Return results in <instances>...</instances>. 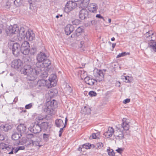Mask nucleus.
I'll return each mask as SVG.
<instances>
[{
    "instance_id": "0eeeda50",
    "label": "nucleus",
    "mask_w": 156,
    "mask_h": 156,
    "mask_svg": "<svg viewBox=\"0 0 156 156\" xmlns=\"http://www.w3.org/2000/svg\"><path fill=\"white\" fill-rule=\"evenodd\" d=\"M20 51L24 55H27L29 53L30 47L27 41H24L21 44Z\"/></svg>"
},
{
    "instance_id": "a878e982",
    "label": "nucleus",
    "mask_w": 156,
    "mask_h": 156,
    "mask_svg": "<svg viewBox=\"0 0 156 156\" xmlns=\"http://www.w3.org/2000/svg\"><path fill=\"white\" fill-rule=\"evenodd\" d=\"M28 2L30 5V9L33 10L36 8L37 2L35 0H28Z\"/></svg>"
},
{
    "instance_id": "ea45409f",
    "label": "nucleus",
    "mask_w": 156,
    "mask_h": 156,
    "mask_svg": "<svg viewBox=\"0 0 156 156\" xmlns=\"http://www.w3.org/2000/svg\"><path fill=\"white\" fill-rule=\"evenodd\" d=\"M91 145L89 143H87L82 145V147L86 149H89L90 148Z\"/></svg>"
},
{
    "instance_id": "0e129e2a",
    "label": "nucleus",
    "mask_w": 156,
    "mask_h": 156,
    "mask_svg": "<svg viewBox=\"0 0 156 156\" xmlns=\"http://www.w3.org/2000/svg\"><path fill=\"white\" fill-rule=\"evenodd\" d=\"M4 140V137L1 134V133H0V140Z\"/></svg>"
},
{
    "instance_id": "6e6d98bb",
    "label": "nucleus",
    "mask_w": 156,
    "mask_h": 156,
    "mask_svg": "<svg viewBox=\"0 0 156 156\" xmlns=\"http://www.w3.org/2000/svg\"><path fill=\"white\" fill-rule=\"evenodd\" d=\"M43 118L41 116H38L36 118V122H38V121L41 120H43Z\"/></svg>"
},
{
    "instance_id": "8fccbe9b",
    "label": "nucleus",
    "mask_w": 156,
    "mask_h": 156,
    "mask_svg": "<svg viewBox=\"0 0 156 156\" xmlns=\"http://www.w3.org/2000/svg\"><path fill=\"white\" fill-rule=\"evenodd\" d=\"M89 94L91 97L95 96L97 95V94L95 91H90L89 92Z\"/></svg>"
},
{
    "instance_id": "4c0bfd02",
    "label": "nucleus",
    "mask_w": 156,
    "mask_h": 156,
    "mask_svg": "<svg viewBox=\"0 0 156 156\" xmlns=\"http://www.w3.org/2000/svg\"><path fill=\"white\" fill-rule=\"evenodd\" d=\"M50 135L46 133L43 134V140L45 141H48L49 140V138Z\"/></svg>"
},
{
    "instance_id": "864d4df0",
    "label": "nucleus",
    "mask_w": 156,
    "mask_h": 156,
    "mask_svg": "<svg viewBox=\"0 0 156 156\" xmlns=\"http://www.w3.org/2000/svg\"><path fill=\"white\" fill-rule=\"evenodd\" d=\"M63 128H61L60 129L59 132V136L61 137L62 135V134L63 132Z\"/></svg>"
},
{
    "instance_id": "5fc2aeb1",
    "label": "nucleus",
    "mask_w": 156,
    "mask_h": 156,
    "mask_svg": "<svg viewBox=\"0 0 156 156\" xmlns=\"http://www.w3.org/2000/svg\"><path fill=\"white\" fill-rule=\"evenodd\" d=\"M96 17H97V18H100V19H102L104 21H105V20L104 19V18L102 16L101 14H97L96 16Z\"/></svg>"
},
{
    "instance_id": "e2e57ef3",
    "label": "nucleus",
    "mask_w": 156,
    "mask_h": 156,
    "mask_svg": "<svg viewBox=\"0 0 156 156\" xmlns=\"http://www.w3.org/2000/svg\"><path fill=\"white\" fill-rule=\"evenodd\" d=\"M84 44V41H82L80 42V44L79 45V47L80 48H82L83 46V45Z\"/></svg>"
},
{
    "instance_id": "79ce46f5",
    "label": "nucleus",
    "mask_w": 156,
    "mask_h": 156,
    "mask_svg": "<svg viewBox=\"0 0 156 156\" xmlns=\"http://www.w3.org/2000/svg\"><path fill=\"white\" fill-rule=\"evenodd\" d=\"M19 151L17 147L16 148H12V150L9 152V154H12L13 153V152H14L15 153H16L18 151Z\"/></svg>"
},
{
    "instance_id": "49530a36",
    "label": "nucleus",
    "mask_w": 156,
    "mask_h": 156,
    "mask_svg": "<svg viewBox=\"0 0 156 156\" xmlns=\"http://www.w3.org/2000/svg\"><path fill=\"white\" fill-rule=\"evenodd\" d=\"M103 146V144L101 142H99L97 143L96 147L98 149H100Z\"/></svg>"
},
{
    "instance_id": "7ed1b4c3",
    "label": "nucleus",
    "mask_w": 156,
    "mask_h": 156,
    "mask_svg": "<svg viewBox=\"0 0 156 156\" xmlns=\"http://www.w3.org/2000/svg\"><path fill=\"white\" fill-rule=\"evenodd\" d=\"M56 105V101L54 100L47 101L43 107L44 112L51 115L54 114V109Z\"/></svg>"
},
{
    "instance_id": "4be33fe9",
    "label": "nucleus",
    "mask_w": 156,
    "mask_h": 156,
    "mask_svg": "<svg viewBox=\"0 0 156 156\" xmlns=\"http://www.w3.org/2000/svg\"><path fill=\"white\" fill-rule=\"evenodd\" d=\"M56 76L55 74L51 75L49 78V80L50 82V85L53 87L55 86L56 85Z\"/></svg>"
},
{
    "instance_id": "a19ab883",
    "label": "nucleus",
    "mask_w": 156,
    "mask_h": 156,
    "mask_svg": "<svg viewBox=\"0 0 156 156\" xmlns=\"http://www.w3.org/2000/svg\"><path fill=\"white\" fill-rule=\"evenodd\" d=\"M14 4L16 7H17L20 5L21 4L20 0H15L14 2Z\"/></svg>"
},
{
    "instance_id": "b1692460",
    "label": "nucleus",
    "mask_w": 156,
    "mask_h": 156,
    "mask_svg": "<svg viewBox=\"0 0 156 156\" xmlns=\"http://www.w3.org/2000/svg\"><path fill=\"white\" fill-rule=\"evenodd\" d=\"M89 2L90 0H80L78 4H80L81 7H85L88 6Z\"/></svg>"
},
{
    "instance_id": "aec40b11",
    "label": "nucleus",
    "mask_w": 156,
    "mask_h": 156,
    "mask_svg": "<svg viewBox=\"0 0 156 156\" xmlns=\"http://www.w3.org/2000/svg\"><path fill=\"white\" fill-rule=\"evenodd\" d=\"M148 41V47L151 48V51L156 52V42L152 39Z\"/></svg>"
},
{
    "instance_id": "c756f323",
    "label": "nucleus",
    "mask_w": 156,
    "mask_h": 156,
    "mask_svg": "<svg viewBox=\"0 0 156 156\" xmlns=\"http://www.w3.org/2000/svg\"><path fill=\"white\" fill-rule=\"evenodd\" d=\"M25 30L24 28L23 27H21L20 30H19L18 33L19 35L20 36L21 38L25 36Z\"/></svg>"
},
{
    "instance_id": "4d7b16f0",
    "label": "nucleus",
    "mask_w": 156,
    "mask_h": 156,
    "mask_svg": "<svg viewBox=\"0 0 156 156\" xmlns=\"http://www.w3.org/2000/svg\"><path fill=\"white\" fill-rule=\"evenodd\" d=\"M12 148H13L10 145H7V146L5 149L7 150L8 151H10V150H12Z\"/></svg>"
},
{
    "instance_id": "69168bd1",
    "label": "nucleus",
    "mask_w": 156,
    "mask_h": 156,
    "mask_svg": "<svg viewBox=\"0 0 156 156\" xmlns=\"http://www.w3.org/2000/svg\"><path fill=\"white\" fill-rule=\"evenodd\" d=\"M83 148L82 147V145H80L79 147L78 148L77 150L79 151H82V148Z\"/></svg>"
},
{
    "instance_id": "c9c22d12",
    "label": "nucleus",
    "mask_w": 156,
    "mask_h": 156,
    "mask_svg": "<svg viewBox=\"0 0 156 156\" xmlns=\"http://www.w3.org/2000/svg\"><path fill=\"white\" fill-rule=\"evenodd\" d=\"M79 73L80 74V76L81 78L83 79H84V78L86 77V76L87 75V73L84 70H81L79 72Z\"/></svg>"
},
{
    "instance_id": "dca6fc26",
    "label": "nucleus",
    "mask_w": 156,
    "mask_h": 156,
    "mask_svg": "<svg viewBox=\"0 0 156 156\" xmlns=\"http://www.w3.org/2000/svg\"><path fill=\"white\" fill-rule=\"evenodd\" d=\"M35 35L32 31H27L26 33L25 37L27 40L31 41L35 38Z\"/></svg>"
},
{
    "instance_id": "f03ea898",
    "label": "nucleus",
    "mask_w": 156,
    "mask_h": 156,
    "mask_svg": "<svg viewBox=\"0 0 156 156\" xmlns=\"http://www.w3.org/2000/svg\"><path fill=\"white\" fill-rule=\"evenodd\" d=\"M122 122L121 125L116 126L117 130L114 135L116 138L119 140H122L124 138L123 131L128 130L129 127V122L127 121L126 119L123 118Z\"/></svg>"
},
{
    "instance_id": "de8ad7c7",
    "label": "nucleus",
    "mask_w": 156,
    "mask_h": 156,
    "mask_svg": "<svg viewBox=\"0 0 156 156\" xmlns=\"http://www.w3.org/2000/svg\"><path fill=\"white\" fill-rule=\"evenodd\" d=\"M36 51V49L35 48H32L31 49H30L29 52L31 55H34Z\"/></svg>"
},
{
    "instance_id": "e433bc0d",
    "label": "nucleus",
    "mask_w": 156,
    "mask_h": 156,
    "mask_svg": "<svg viewBox=\"0 0 156 156\" xmlns=\"http://www.w3.org/2000/svg\"><path fill=\"white\" fill-rule=\"evenodd\" d=\"M122 78L126 83H130L131 81V78L129 76H123Z\"/></svg>"
},
{
    "instance_id": "09e8293b",
    "label": "nucleus",
    "mask_w": 156,
    "mask_h": 156,
    "mask_svg": "<svg viewBox=\"0 0 156 156\" xmlns=\"http://www.w3.org/2000/svg\"><path fill=\"white\" fill-rule=\"evenodd\" d=\"M98 138V137L96 135V134L95 133L92 134L90 136V139H97Z\"/></svg>"
},
{
    "instance_id": "c03bdc74",
    "label": "nucleus",
    "mask_w": 156,
    "mask_h": 156,
    "mask_svg": "<svg viewBox=\"0 0 156 156\" xmlns=\"http://www.w3.org/2000/svg\"><path fill=\"white\" fill-rule=\"evenodd\" d=\"M33 147L39 146L41 147V145H40V142L38 141H34L33 140V144H32Z\"/></svg>"
},
{
    "instance_id": "a211bd4d",
    "label": "nucleus",
    "mask_w": 156,
    "mask_h": 156,
    "mask_svg": "<svg viewBox=\"0 0 156 156\" xmlns=\"http://www.w3.org/2000/svg\"><path fill=\"white\" fill-rule=\"evenodd\" d=\"M19 28L17 25H14L9 27V32L10 33L17 34L18 33Z\"/></svg>"
},
{
    "instance_id": "7c9ffc66",
    "label": "nucleus",
    "mask_w": 156,
    "mask_h": 156,
    "mask_svg": "<svg viewBox=\"0 0 156 156\" xmlns=\"http://www.w3.org/2000/svg\"><path fill=\"white\" fill-rule=\"evenodd\" d=\"M21 136H20V133L19 134L17 133H14L12 135V138L14 140H18Z\"/></svg>"
},
{
    "instance_id": "9b49d317",
    "label": "nucleus",
    "mask_w": 156,
    "mask_h": 156,
    "mask_svg": "<svg viewBox=\"0 0 156 156\" xmlns=\"http://www.w3.org/2000/svg\"><path fill=\"white\" fill-rule=\"evenodd\" d=\"M88 10L85 9H82L79 13V17L81 20H84L88 17Z\"/></svg>"
},
{
    "instance_id": "ddd939ff",
    "label": "nucleus",
    "mask_w": 156,
    "mask_h": 156,
    "mask_svg": "<svg viewBox=\"0 0 156 156\" xmlns=\"http://www.w3.org/2000/svg\"><path fill=\"white\" fill-rule=\"evenodd\" d=\"M154 32L152 30H149L144 35V37L146 41H149L152 39Z\"/></svg>"
},
{
    "instance_id": "20e7f679",
    "label": "nucleus",
    "mask_w": 156,
    "mask_h": 156,
    "mask_svg": "<svg viewBox=\"0 0 156 156\" xmlns=\"http://www.w3.org/2000/svg\"><path fill=\"white\" fill-rule=\"evenodd\" d=\"M105 73V70L96 69L94 70L93 74L96 80V81L99 82L104 80Z\"/></svg>"
},
{
    "instance_id": "72a5a7b5",
    "label": "nucleus",
    "mask_w": 156,
    "mask_h": 156,
    "mask_svg": "<svg viewBox=\"0 0 156 156\" xmlns=\"http://www.w3.org/2000/svg\"><path fill=\"white\" fill-rule=\"evenodd\" d=\"M33 140L30 139L27 140L25 144V146L28 147H33Z\"/></svg>"
},
{
    "instance_id": "423d86ee",
    "label": "nucleus",
    "mask_w": 156,
    "mask_h": 156,
    "mask_svg": "<svg viewBox=\"0 0 156 156\" xmlns=\"http://www.w3.org/2000/svg\"><path fill=\"white\" fill-rule=\"evenodd\" d=\"M10 48H11L12 53L13 55H17L20 51V46L17 43L11 42L10 44Z\"/></svg>"
},
{
    "instance_id": "f257e3e1",
    "label": "nucleus",
    "mask_w": 156,
    "mask_h": 156,
    "mask_svg": "<svg viewBox=\"0 0 156 156\" xmlns=\"http://www.w3.org/2000/svg\"><path fill=\"white\" fill-rule=\"evenodd\" d=\"M24 63L25 65L22 69L23 73L30 77L32 76L33 78L31 80H35L37 78V75L40 74V69L37 70L36 68L33 69L32 68L33 63L30 58H25Z\"/></svg>"
},
{
    "instance_id": "f704fd0d",
    "label": "nucleus",
    "mask_w": 156,
    "mask_h": 156,
    "mask_svg": "<svg viewBox=\"0 0 156 156\" xmlns=\"http://www.w3.org/2000/svg\"><path fill=\"white\" fill-rule=\"evenodd\" d=\"M79 73L80 74V76L81 78L83 79H84V78L86 77V76L87 75V73L84 70H81L79 72Z\"/></svg>"
},
{
    "instance_id": "a18cd8bd",
    "label": "nucleus",
    "mask_w": 156,
    "mask_h": 156,
    "mask_svg": "<svg viewBox=\"0 0 156 156\" xmlns=\"http://www.w3.org/2000/svg\"><path fill=\"white\" fill-rule=\"evenodd\" d=\"M72 22L73 24L72 25H77L80 23V21L78 20H75L72 21Z\"/></svg>"
},
{
    "instance_id": "f3484780",
    "label": "nucleus",
    "mask_w": 156,
    "mask_h": 156,
    "mask_svg": "<svg viewBox=\"0 0 156 156\" xmlns=\"http://www.w3.org/2000/svg\"><path fill=\"white\" fill-rule=\"evenodd\" d=\"M85 82L90 85H93L95 82H98L96 81V80L93 78H91L88 76H86L84 79Z\"/></svg>"
},
{
    "instance_id": "bf43d9fd",
    "label": "nucleus",
    "mask_w": 156,
    "mask_h": 156,
    "mask_svg": "<svg viewBox=\"0 0 156 156\" xmlns=\"http://www.w3.org/2000/svg\"><path fill=\"white\" fill-rule=\"evenodd\" d=\"M130 101V100L129 99L127 98L124 100L123 101V103L124 104H126L129 103Z\"/></svg>"
},
{
    "instance_id": "13d9d810",
    "label": "nucleus",
    "mask_w": 156,
    "mask_h": 156,
    "mask_svg": "<svg viewBox=\"0 0 156 156\" xmlns=\"http://www.w3.org/2000/svg\"><path fill=\"white\" fill-rule=\"evenodd\" d=\"M34 135L32 134H30L27 135V137L28 138H32L34 137Z\"/></svg>"
},
{
    "instance_id": "9d476101",
    "label": "nucleus",
    "mask_w": 156,
    "mask_h": 156,
    "mask_svg": "<svg viewBox=\"0 0 156 156\" xmlns=\"http://www.w3.org/2000/svg\"><path fill=\"white\" fill-rule=\"evenodd\" d=\"M43 69L45 72L48 71L51 68V61L49 59L46 58L42 62Z\"/></svg>"
},
{
    "instance_id": "473e14b6",
    "label": "nucleus",
    "mask_w": 156,
    "mask_h": 156,
    "mask_svg": "<svg viewBox=\"0 0 156 156\" xmlns=\"http://www.w3.org/2000/svg\"><path fill=\"white\" fill-rule=\"evenodd\" d=\"M55 123L56 126L58 127H60L63 124V121L61 119L56 120Z\"/></svg>"
},
{
    "instance_id": "6ab92c4d",
    "label": "nucleus",
    "mask_w": 156,
    "mask_h": 156,
    "mask_svg": "<svg viewBox=\"0 0 156 156\" xmlns=\"http://www.w3.org/2000/svg\"><path fill=\"white\" fill-rule=\"evenodd\" d=\"M83 27H78L76 30L75 33L71 35V37H77L80 35V33H82L83 30Z\"/></svg>"
},
{
    "instance_id": "412c9836",
    "label": "nucleus",
    "mask_w": 156,
    "mask_h": 156,
    "mask_svg": "<svg viewBox=\"0 0 156 156\" xmlns=\"http://www.w3.org/2000/svg\"><path fill=\"white\" fill-rule=\"evenodd\" d=\"M46 58H47V57L45 54L42 52L39 53L37 57V61L42 62Z\"/></svg>"
},
{
    "instance_id": "680f3d73",
    "label": "nucleus",
    "mask_w": 156,
    "mask_h": 156,
    "mask_svg": "<svg viewBox=\"0 0 156 156\" xmlns=\"http://www.w3.org/2000/svg\"><path fill=\"white\" fill-rule=\"evenodd\" d=\"M117 152L119 153H121L122 151V149L121 148H118V149L116 150Z\"/></svg>"
},
{
    "instance_id": "052dcab7",
    "label": "nucleus",
    "mask_w": 156,
    "mask_h": 156,
    "mask_svg": "<svg viewBox=\"0 0 156 156\" xmlns=\"http://www.w3.org/2000/svg\"><path fill=\"white\" fill-rule=\"evenodd\" d=\"M17 147L19 151L20 150H24L25 149V147L24 146H20Z\"/></svg>"
},
{
    "instance_id": "338daca9",
    "label": "nucleus",
    "mask_w": 156,
    "mask_h": 156,
    "mask_svg": "<svg viewBox=\"0 0 156 156\" xmlns=\"http://www.w3.org/2000/svg\"><path fill=\"white\" fill-rule=\"evenodd\" d=\"M7 7L6 8H9L10 7V4L9 2H7L6 3V5Z\"/></svg>"
},
{
    "instance_id": "39448f33",
    "label": "nucleus",
    "mask_w": 156,
    "mask_h": 156,
    "mask_svg": "<svg viewBox=\"0 0 156 156\" xmlns=\"http://www.w3.org/2000/svg\"><path fill=\"white\" fill-rule=\"evenodd\" d=\"M77 3L73 1H69L66 3L64 8V11L69 13L75 9L77 6Z\"/></svg>"
},
{
    "instance_id": "37998d69",
    "label": "nucleus",
    "mask_w": 156,
    "mask_h": 156,
    "mask_svg": "<svg viewBox=\"0 0 156 156\" xmlns=\"http://www.w3.org/2000/svg\"><path fill=\"white\" fill-rule=\"evenodd\" d=\"M7 145L4 143H1L0 144V148L1 149L3 150L5 149L7 146Z\"/></svg>"
},
{
    "instance_id": "bb28decb",
    "label": "nucleus",
    "mask_w": 156,
    "mask_h": 156,
    "mask_svg": "<svg viewBox=\"0 0 156 156\" xmlns=\"http://www.w3.org/2000/svg\"><path fill=\"white\" fill-rule=\"evenodd\" d=\"M35 65L37 67V68H36L37 70H38L39 69H40V72L42 70H43V63L42 62L37 61V62L36 63Z\"/></svg>"
},
{
    "instance_id": "1a4fd4ad",
    "label": "nucleus",
    "mask_w": 156,
    "mask_h": 156,
    "mask_svg": "<svg viewBox=\"0 0 156 156\" xmlns=\"http://www.w3.org/2000/svg\"><path fill=\"white\" fill-rule=\"evenodd\" d=\"M23 66V63L20 59L14 60L12 62L11 67L15 69H21Z\"/></svg>"
},
{
    "instance_id": "f8f14e48",
    "label": "nucleus",
    "mask_w": 156,
    "mask_h": 156,
    "mask_svg": "<svg viewBox=\"0 0 156 156\" xmlns=\"http://www.w3.org/2000/svg\"><path fill=\"white\" fill-rule=\"evenodd\" d=\"M17 129L20 133V136L22 134H25L26 132L27 127L25 124H20L17 127Z\"/></svg>"
},
{
    "instance_id": "2eb2a0df",
    "label": "nucleus",
    "mask_w": 156,
    "mask_h": 156,
    "mask_svg": "<svg viewBox=\"0 0 156 156\" xmlns=\"http://www.w3.org/2000/svg\"><path fill=\"white\" fill-rule=\"evenodd\" d=\"M74 30L73 26L70 24L67 25L65 28V33L67 35H69Z\"/></svg>"
},
{
    "instance_id": "393cba45",
    "label": "nucleus",
    "mask_w": 156,
    "mask_h": 156,
    "mask_svg": "<svg viewBox=\"0 0 156 156\" xmlns=\"http://www.w3.org/2000/svg\"><path fill=\"white\" fill-rule=\"evenodd\" d=\"M0 128L2 130L5 131H7L9 130L10 129L12 128V127L9 124H7L5 125H1L0 126Z\"/></svg>"
},
{
    "instance_id": "c85d7f7f",
    "label": "nucleus",
    "mask_w": 156,
    "mask_h": 156,
    "mask_svg": "<svg viewBox=\"0 0 156 156\" xmlns=\"http://www.w3.org/2000/svg\"><path fill=\"white\" fill-rule=\"evenodd\" d=\"M73 88L71 86L69 85H67L65 88L66 93L68 94H70L73 92Z\"/></svg>"
},
{
    "instance_id": "3c124183",
    "label": "nucleus",
    "mask_w": 156,
    "mask_h": 156,
    "mask_svg": "<svg viewBox=\"0 0 156 156\" xmlns=\"http://www.w3.org/2000/svg\"><path fill=\"white\" fill-rule=\"evenodd\" d=\"M33 105V103H30L28 105H27L25 106V108L26 109H29L32 107Z\"/></svg>"
},
{
    "instance_id": "58836bf2",
    "label": "nucleus",
    "mask_w": 156,
    "mask_h": 156,
    "mask_svg": "<svg viewBox=\"0 0 156 156\" xmlns=\"http://www.w3.org/2000/svg\"><path fill=\"white\" fill-rule=\"evenodd\" d=\"M107 151L109 156H115V153L112 149H107Z\"/></svg>"
},
{
    "instance_id": "5701e85b",
    "label": "nucleus",
    "mask_w": 156,
    "mask_h": 156,
    "mask_svg": "<svg viewBox=\"0 0 156 156\" xmlns=\"http://www.w3.org/2000/svg\"><path fill=\"white\" fill-rule=\"evenodd\" d=\"M91 110L90 108L87 107L85 106L82 108L81 111V112L85 115H89L90 114Z\"/></svg>"
},
{
    "instance_id": "cd10ccee",
    "label": "nucleus",
    "mask_w": 156,
    "mask_h": 156,
    "mask_svg": "<svg viewBox=\"0 0 156 156\" xmlns=\"http://www.w3.org/2000/svg\"><path fill=\"white\" fill-rule=\"evenodd\" d=\"M41 130H47L48 127V124L47 122H42L41 125H40Z\"/></svg>"
},
{
    "instance_id": "4468645a",
    "label": "nucleus",
    "mask_w": 156,
    "mask_h": 156,
    "mask_svg": "<svg viewBox=\"0 0 156 156\" xmlns=\"http://www.w3.org/2000/svg\"><path fill=\"white\" fill-rule=\"evenodd\" d=\"M114 132V129L112 127H109L108 130L103 134L105 138H108L112 136Z\"/></svg>"
},
{
    "instance_id": "774afa93",
    "label": "nucleus",
    "mask_w": 156,
    "mask_h": 156,
    "mask_svg": "<svg viewBox=\"0 0 156 156\" xmlns=\"http://www.w3.org/2000/svg\"><path fill=\"white\" fill-rule=\"evenodd\" d=\"M17 101H18V97H16L14 98V99L13 100V102L15 103Z\"/></svg>"
},
{
    "instance_id": "2f4dec72",
    "label": "nucleus",
    "mask_w": 156,
    "mask_h": 156,
    "mask_svg": "<svg viewBox=\"0 0 156 156\" xmlns=\"http://www.w3.org/2000/svg\"><path fill=\"white\" fill-rule=\"evenodd\" d=\"M90 10L93 13H96L98 9V6L95 3H92L91 5Z\"/></svg>"
},
{
    "instance_id": "6e6552de",
    "label": "nucleus",
    "mask_w": 156,
    "mask_h": 156,
    "mask_svg": "<svg viewBox=\"0 0 156 156\" xmlns=\"http://www.w3.org/2000/svg\"><path fill=\"white\" fill-rule=\"evenodd\" d=\"M38 122H35L30 127V131L34 133H39L41 131V127Z\"/></svg>"
},
{
    "instance_id": "603ef678",
    "label": "nucleus",
    "mask_w": 156,
    "mask_h": 156,
    "mask_svg": "<svg viewBox=\"0 0 156 156\" xmlns=\"http://www.w3.org/2000/svg\"><path fill=\"white\" fill-rule=\"evenodd\" d=\"M125 56V52L119 53L116 56V58H118Z\"/></svg>"
}]
</instances>
